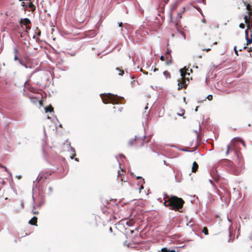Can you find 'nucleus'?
<instances>
[{
  "label": "nucleus",
  "mask_w": 252,
  "mask_h": 252,
  "mask_svg": "<svg viewBox=\"0 0 252 252\" xmlns=\"http://www.w3.org/2000/svg\"><path fill=\"white\" fill-rule=\"evenodd\" d=\"M126 224L129 226H132L134 224V221L133 220H130L126 221Z\"/></svg>",
  "instance_id": "obj_17"
},
{
  "label": "nucleus",
  "mask_w": 252,
  "mask_h": 252,
  "mask_svg": "<svg viewBox=\"0 0 252 252\" xmlns=\"http://www.w3.org/2000/svg\"><path fill=\"white\" fill-rule=\"evenodd\" d=\"M20 63L22 65L24 66L26 68H28L30 67V66L28 65V64H27V63H25L23 61H20Z\"/></svg>",
  "instance_id": "obj_22"
},
{
  "label": "nucleus",
  "mask_w": 252,
  "mask_h": 252,
  "mask_svg": "<svg viewBox=\"0 0 252 252\" xmlns=\"http://www.w3.org/2000/svg\"><path fill=\"white\" fill-rule=\"evenodd\" d=\"M239 51H242V49H239Z\"/></svg>",
  "instance_id": "obj_57"
},
{
  "label": "nucleus",
  "mask_w": 252,
  "mask_h": 252,
  "mask_svg": "<svg viewBox=\"0 0 252 252\" xmlns=\"http://www.w3.org/2000/svg\"><path fill=\"white\" fill-rule=\"evenodd\" d=\"M239 27L241 29H244L245 27V25L243 23H241L239 25Z\"/></svg>",
  "instance_id": "obj_32"
},
{
  "label": "nucleus",
  "mask_w": 252,
  "mask_h": 252,
  "mask_svg": "<svg viewBox=\"0 0 252 252\" xmlns=\"http://www.w3.org/2000/svg\"><path fill=\"white\" fill-rule=\"evenodd\" d=\"M203 50H205L206 52H209L211 50V49L210 48H207V49H203Z\"/></svg>",
  "instance_id": "obj_41"
},
{
  "label": "nucleus",
  "mask_w": 252,
  "mask_h": 252,
  "mask_svg": "<svg viewBox=\"0 0 252 252\" xmlns=\"http://www.w3.org/2000/svg\"><path fill=\"white\" fill-rule=\"evenodd\" d=\"M207 98L209 100H212L213 99V95L211 94L209 95Z\"/></svg>",
  "instance_id": "obj_31"
},
{
  "label": "nucleus",
  "mask_w": 252,
  "mask_h": 252,
  "mask_svg": "<svg viewBox=\"0 0 252 252\" xmlns=\"http://www.w3.org/2000/svg\"><path fill=\"white\" fill-rule=\"evenodd\" d=\"M143 188H144L143 185H141L139 189H140V190H141L142 189H143Z\"/></svg>",
  "instance_id": "obj_44"
},
{
  "label": "nucleus",
  "mask_w": 252,
  "mask_h": 252,
  "mask_svg": "<svg viewBox=\"0 0 252 252\" xmlns=\"http://www.w3.org/2000/svg\"><path fill=\"white\" fill-rule=\"evenodd\" d=\"M20 23L27 26L31 23V21L28 18H25L24 19H21L20 21Z\"/></svg>",
  "instance_id": "obj_8"
},
{
  "label": "nucleus",
  "mask_w": 252,
  "mask_h": 252,
  "mask_svg": "<svg viewBox=\"0 0 252 252\" xmlns=\"http://www.w3.org/2000/svg\"><path fill=\"white\" fill-rule=\"evenodd\" d=\"M183 114H184V113H183L182 114H180V115L182 116Z\"/></svg>",
  "instance_id": "obj_56"
},
{
  "label": "nucleus",
  "mask_w": 252,
  "mask_h": 252,
  "mask_svg": "<svg viewBox=\"0 0 252 252\" xmlns=\"http://www.w3.org/2000/svg\"><path fill=\"white\" fill-rule=\"evenodd\" d=\"M198 168V165L196 161H194L192 166V172L195 173Z\"/></svg>",
  "instance_id": "obj_10"
},
{
  "label": "nucleus",
  "mask_w": 252,
  "mask_h": 252,
  "mask_svg": "<svg viewBox=\"0 0 252 252\" xmlns=\"http://www.w3.org/2000/svg\"><path fill=\"white\" fill-rule=\"evenodd\" d=\"M230 149V146L229 145H228L227 146V151H226V155L228 154Z\"/></svg>",
  "instance_id": "obj_34"
},
{
  "label": "nucleus",
  "mask_w": 252,
  "mask_h": 252,
  "mask_svg": "<svg viewBox=\"0 0 252 252\" xmlns=\"http://www.w3.org/2000/svg\"><path fill=\"white\" fill-rule=\"evenodd\" d=\"M112 228H111V227H110V231H112Z\"/></svg>",
  "instance_id": "obj_52"
},
{
  "label": "nucleus",
  "mask_w": 252,
  "mask_h": 252,
  "mask_svg": "<svg viewBox=\"0 0 252 252\" xmlns=\"http://www.w3.org/2000/svg\"><path fill=\"white\" fill-rule=\"evenodd\" d=\"M217 42H215L213 43V45H217Z\"/></svg>",
  "instance_id": "obj_49"
},
{
  "label": "nucleus",
  "mask_w": 252,
  "mask_h": 252,
  "mask_svg": "<svg viewBox=\"0 0 252 252\" xmlns=\"http://www.w3.org/2000/svg\"><path fill=\"white\" fill-rule=\"evenodd\" d=\"M137 178L138 179H140V181H139L140 182H142V183H144V179L140 177H138Z\"/></svg>",
  "instance_id": "obj_33"
},
{
  "label": "nucleus",
  "mask_w": 252,
  "mask_h": 252,
  "mask_svg": "<svg viewBox=\"0 0 252 252\" xmlns=\"http://www.w3.org/2000/svg\"><path fill=\"white\" fill-rule=\"evenodd\" d=\"M171 51L170 49H167V52H166L165 56H170L171 55Z\"/></svg>",
  "instance_id": "obj_29"
},
{
  "label": "nucleus",
  "mask_w": 252,
  "mask_h": 252,
  "mask_svg": "<svg viewBox=\"0 0 252 252\" xmlns=\"http://www.w3.org/2000/svg\"><path fill=\"white\" fill-rule=\"evenodd\" d=\"M113 108L115 109L114 112H116V109H118V111L121 112L123 108L121 106H114Z\"/></svg>",
  "instance_id": "obj_19"
},
{
  "label": "nucleus",
  "mask_w": 252,
  "mask_h": 252,
  "mask_svg": "<svg viewBox=\"0 0 252 252\" xmlns=\"http://www.w3.org/2000/svg\"><path fill=\"white\" fill-rule=\"evenodd\" d=\"M136 142V139H132L129 141L128 144L129 146H132L133 145L135 144Z\"/></svg>",
  "instance_id": "obj_21"
},
{
  "label": "nucleus",
  "mask_w": 252,
  "mask_h": 252,
  "mask_svg": "<svg viewBox=\"0 0 252 252\" xmlns=\"http://www.w3.org/2000/svg\"><path fill=\"white\" fill-rule=\"evenodd\" d=\"M182 69H185V73H187V74H186V76L187 75H188V76H189V75H190V72H189V71L190 72H192V70L191 69H189V68H187L186 67H184V68H182Z\"/></svg>",
  "instance_id": "obj_15"
},
{
  "label": "nucleus",
  "mask_w": 252,
  "mask_h": 252,
  "mask_svg": "<svg viewBox=\"0 0 252 252\" xmlns=\"http://www.w3.org/2000/svg\"><path fill=\"white\" fill-rule=\"evenodd\" d=\"M116 69L119 71V75H123L124 73V71L122 69H120L119 68H117Z\"/></svg>",
  "instance_id": "obj_25"
},
{
  "label": "nucleus",
  "mask_w": 252,
  "mask_h": 252,
  "mask_svg": "<svg viewBox=\"0 0 252 252\" xmlns=\"http://www.w3.org/2000/svg\"><path fill=\"white\" fill-rule=\"evenodd\" d=\"M236 154L237 158L238 160L237 164L239 167H241L244 165V163L243 158H242L240 153H238L236 152Z\"/></svg>",
  "instance_id": "obj_6"
},
{
  "label": "nucleus",
  "mask_w": 252,
  "mask_h": 252,
  "mask_svg": "<svg viewBox=\"0 0 252 252\" xmlns=\"http://www.w3.org/2000/svg\"><path fill=\"white\" fill-rule=\"evenodd\" d=\"M14 53L15 55H16L18 56V54L19 53V51H18V50L17 48L15 47L14 48Z\"/></svg>",
  "instance_id": "obj_28"
},
{
  "label": "nucleus",
  "mask_w": 252,
  "mask_h": 252,
  "mask_svg": "<svg viewBox=\"0 0 252 252\" xmlns=\"http://www.w3.org/2000/svg\"><path fill=\"white\" fill-rule=\"evenodd\" d=\"M168 204V200H166V201H165L164 202V203H163V204H164V206H166V207H168V206H167V205Z\"/></svg>",
  "instance_id": "obj_37"
},
{
  "label": "nucleus",
  "mask_w": 252,
  "mask_h": 252,
  "mask_svg": "<svg viewBox=\"0 0 252 252\" xmlns=\"http://www.w3.org/2000/svg\"><path fill=\"white\" fill-rule=\"evenodd\" d=\"M0 167L4 168L6 172H8V169L5 166H2L0 164Z\"/></svg>",
  "instance_id": "obj_35"
},
{
  "label": "nucleus",
  "mask_w": 252,
  "mask_h": 252,
  "mask_svg": "<svg viewBox=\"0 0 252 252\" xmlns=\"http://www.w3.org/2000/svg\"><path fill=\"white\" fill-rule=\"evenodd\" d=\"M234 50H235V52L236 54H237L238 55L237 51L236 50V47H234Z\"/></svg>",
  "instance_id": "obj_43"
},
{
  "label": "nucleus",
  "mask_w": 252,
  "mask_h": 252,
  "mask_svg": "<svg viewBox=\"0 0 252 252\" xmlns=\"http://www.w3.org/2000/svg\"><path fill=\"white\" fill-rule=\"evenodd\" d=\"M0 167L4 168L6 172H8V169L5 166H2L0 164Z\"/></svg>",
  "instance_id": "obj_36"
},
{
  "label": "nucleus",
  "mask_w": 252,
  "mask_h": 252,
  "mask_svg": "<svg viewBox=\"0 0 252 252\" xmlns=\"http://www.w3.org/2000/svg\"><path fill=\"white\" fill-rule=\"evenodd\" d=\"M144 73L146 74V75H147L148 74V72L145 71V72H144Z\"/></svg>",
  "instance_id": "obj_50"
},
{
  "label": "nucleus",
  "mask_w": 252,
  "mask_h": 252,
  "mask_svg": "<svg viewBox=\"0 0 252 252\" xmlns=\"http://www.w3.org/2000/svg\"><path fill=\"white\" fill-rule=\"evenodd\" d=\"M180 72L181 78V80H178V90H181L182 89H186L189 81V77H186L187 73H185V69H180Z\"/></svg>",
  "instance_id": "obj_3"
},
{
  "label": "nucleus",
  "mask_w": 252,
  "mask_h": 252,
  "mask_svg": "<svg viewBox=\"0 0 252 252\" xmlns=\"http://www.w3.org/2000/svg\"><path fill=\"white\" fill-rule=\"evenodd\" d=\"M32 213L34 215H37L39 214V211L35 210V207H33V209L32 211Z\"/></svg>",
  "instance_id": "obj_23"
},
{
  "label": "nucleus",
  "mask_w": 252,
  "mask_h": 252,
  "mask_svg": "<svg viewBox=\"0 0 252 252\" xmlns=\"http://www.w3.org/2000/svg\"><path fill=\"white\" fill-rule=\"evenodd\" d=\"M163 74L167 78L171 77L170 73L168 71H164L163 72Z\"/></svg>",
  "instance_id": "obj_18"
},
{
  "label": "nucleus",
  "mask_w": 252,
  "mask_h": 252,
  "mask_svg": "<svg viewBox=\"0 0 252 252\" xmlns=\"http://www.w3.org/2000/svg\"><path fill=\"white\" fill-rule=\"evenodd\" d=\"M37 217H33L31 220H30L29 223L31 225L37 226Z\"/></svg>",
  "instance_id": "obj_9"
},
{
  "label": "nucleus",
  "mask_w": 252,
  "mask_h": 252,
  "mask_svg": "<svg viewBox=\"0 0 252 252\" xmlns=\"http://www.w3.org/2000/svg\"><path fill=\"white\" fill-rule=\"evenodd\" d=\"M202 232L204 233L205 235L208 234V230L206 227H204L202 230Z\"/></svg>",
  "instance_id": "obj_24"
},
{
  "label": "nucleus",
  "mask_w": 252,
  "mask_h": 252,
  "mask_svg": "<svg viewBox=\"0 0 252 252\" xmlns=\"http://www.w3.org/2000/svg\"><path fill=\"white\" fill-rule=\"evenodd\" d=\"M21 5H22V6H23L24 7H26V3H25V2H22L21 3Z\"/></svg>",
  "instance_id": "obj_40"
},
{
  "label": "nucleus",
  "mask_w": 252,
  "mask_h": 252,
  "mask_svg": "<svg viewBox=\"0 0 252 252\" xmlns=\"http://www.w3.org/2000/svg\"><path fill=\"white\" fill-rule=\"evenodd\" d=\"M87 34L89 36L94 37L96 34V33L95 31L92 30V31H89L87 32Z\"/></svg>",
  "instance_id": "obj_13"
},
{
  "label": "nucleus",
  "mask_w": 252,
  "mask_h": 252,
  "mask_svg": "<svg viewBox=\"0 0 252 252\" xmlns=\"http://www.w3.org/2000/svg\"><path fill=\"white\" fill-rule=\"evenodd\" d=\"M29 1L26 4V7H30L31 8L30 11L33 12L35 10V6L34 4L31 2V0H29Z\"/></svg>",
  "instance_id": "obj_7"
},
{
  "label": "nucleus",
  "mask_w": 252,
  "mask_h": 252,
  "mask_svg": "<svg viewBox=\"0 0 252 252\" xmlns=\"http://www.w3.org/2000/svg\"><path fill=\"white\" fill-rule=\"evenodd\" d=\"M133 232V230L131 231V233H132Z\"/></svg>",
  "instance_id": "obj_53"
},
{
  "label": "nucleus",
  "mask_w": 252,
  "mask_h": 252,
  "mask_svg": "<svg viewBox=\"0 0 252 252\" xmlns=\"http://www.w3.org/2000/svg\"><path fill=\"white\" fill-rule=\"evenodd\" d=\"M250 5H249V4H248V5L247 6V9H248V10H250Z\"/></svg>",
  "instance_id": "obj_46"
},
{
  "label": "nucleus",
  "mask_w": 252,
  "mask_h": 252,
  "mask_svg": "<svg viewBox=\"0 0 252 252\" xmlns=\"http://www.w3.org/2000/svg\"><path fill=\"white\" fill-rule=\"evenodd\" d=\"M26 32H28V30H30L31 27L30 26H29L28 25H27V26H26Z\"/></svg>",
  "instance_id": "obj_39"
},
{
  "label": "nucleus",
  "mask_w": 252,
  "mask_h": 252,
  "mask_svg": "<svg viewBox=\"0 0 252 252\" xmlns=\"http://www.w3.org/2000/svg\"><path fill=\"white\" fill-rule=\"evenodd\" d=\"M233 141H236V142H241L244 146H245V142L241 138H238V137H236V138H234L233 139Z\"/></svg>",
  "instance_id": "obj_14"
},
{
  "label": "nucleus",
  "mask_w": 252,
  "mask_h": 252,
  "mask_svg": "<svg viewBox=\"0 0 252 252\" xmlns=\"http://www.w3.org/2000/svg\"><path fill=\"white\" fill-rule=\"evenodd\" d=\"M162 252H176L175 250H169L167 248H162L161 250Z\"/></svg>",
  "instance_id": "obj_20"
},
{
  "label": "nucleus",
  "mask_w": 252,
  "mask_h": 252,
  "mask_svg": "<svg viewBox=\"0 0 252 252\" xmlns=\"http://www.w3.org/2000/svg\"><path fill=\"white\" fill-rule=\"evenodd\" d=\"M160 60L162 61H164V60H165V58L164 56H161L160 57Z\"/></svg>",
  "instance_id": "obj_38"
},
{
  "label": "nucleus",
  "mask_w": 252,
  "mask_h": 252,
  "mask_svg": "<svg viewBox=\"0 0 252 252\" xmlns=\"http://www.w3.org/2000/svg\"><path fill=\"white\" fill-rule=\"evenodd\" d=\"M71 158L72 159L73 158V156H71Z\"/></svg>",
  "instance_id": "obj_55"
},
{
  "label": "nucleus",
  "mask_w": 252,
  "mask_h": 252,
  "mask_svg": "<svg viewBox=\"0 0 252 252\" xmlns=\"http://www.w3.org/2000/svg\"><path fill=\"white\" fill-rule=\"evenodd\" d=\"M75 160L78 161V159L76 158H75Z\"/></svg>",
  "instance_id": "obj_54"
},
{
  "label": "nucleus",
  "mask_w": 252,
  "mask_h": 252,
  "mask_svg": "<svg viewBox=\"0 0 252 252\" xmlns=\"http://www.w3.org/2000/svg\"><path fill=\"white\" fill-rule=\"evenodd\" d=\"M168 204L167 206L171 210H179L183 208L185 203L184 200L176 196H173L168 199Z\"/></svg>",
  "instance_id": "obj_1"
},
{
  "label": "nucleus",
  "mask_w": 252,
  "mask_h": 252,
  "mask_svg": "<svg viewBox=\"0 0 252 252\" xmlns=\"http://www.w3.org/2000/svg\"><path fill=\"white\" fill-rule=\"evenodd\" d=\"M197 108H198V107H196V109H195V111H197Z\"/></svg>",
  "instance_id": "obj_51"
},
{
  "label": "nucleus",
  "mask_w": 252,
  "mask_h": 252,
  "mask_svg": "<svg viewBox=\"0 0 252 252\" xmlns=\"http://www.w3.org/2000/svg\"><path fill=\"white\" fill-rule=\"evenodd\" d=\"M180 33L182 35H183L184 36V37H185V34H184V32H183L181 31V32H180Z\"/></svg>",
  "instance_id": "obj_42"
},
{
  "label": "nucleus",
  "mask_w": 252,
  "mask_h": 252,
  "mask_svg": "<svg viewBox=\"0 0 252 252\" xmlns=\"http://www.w3.org/2000/svg\"><path fill=\"white\" fill-rule=\"evenodd\" d=\"M246 39H247V45H249V44L252 43V37L250 39L249 38L248 34L247 32V31H246Z\"/></svg>",
  "instance_id": "obj_16"
},
{
  "label": "nucleus",
  "mask_w": 252,
  "mask_h": 252,
  "mask_svg": "<svg viewBox=\"0 0 252 252\" xmlns=\"http://www.w3.org/2000/svg\"><path fill=\"white\" fill-rule=\"evenodd\" d=\"M158 70V69L156 67H155L154 69V72H156V71Z\"/></svg>",
  "instance_id": "obj_45"
},
{
  "label": "nucleus",
  "mask_w": 252,
  "mask_h": 252,
  "mask_svg": "<svg viewBox=\"0 0 252 252\" xmlns=\"http://www.w3.org/2000/svg\"><path fill=\"white\" fill-rule=\"evenodd\" d=\"M49 189L50 192H51L52 191V189L51 187H49Z\"/></svg>",
  "instance_id": "obj_48"
},
{
  "label": "nucleus",
  "mask_w": 252,
  "mask_h": 252,
  "mask_svg": "<svg viewBox=\"0 0 252 252\" xmlns=\"http://www.w3.org/2000/svg\"><path fill=\"white\" fill-rule=\"evenodd\" d=\"M143 34H144V31H137L135 33V37L136 42H140L144 39Z\"/></svg>",
  "instance_id": "obj_4"
},
{
  "label": "nucleus",
  "mask_w": 252,
  "mask_h": 252,
  "mask_svg": "<svg viewBox=\"0 0 252 252\" xmlns=\"http://www.w3.org/2000/svg\"><path fill=\"white\" fill-rule=\"evenodd\" d=\"M36 30H37V32H35V33L37 35L40 36L41 35V32L40 31V30L38 29V28H36Z\"/></svg>",
  "instance_id": "obj_30"
},
{
  "label": "nucleus",
  "mask_w": 252,
  "mask_h": 252,
  "mask_svg": "<svg viewBox=\"0 0 252 252\" xmlns=\"http://www.w3.org/2000/svg\"><path fill=\"white\" fill-rule=\"evenodd\" d=\"M50 175H51V173H49L48 172L40 174L38 176L37 180L38 183L42 182V181L47 179Z\"/></svg>",
  "instance_id": "obj_5"
},
{
  "label": "nucleus",
  "mask_w": 252,
  "mask_h": 252,
  "mask_svg": "<svg viewBox=\"0 0 252 252\" xmlns=\"http://www.w3.org/2000/svg\"><path fill=\"white\" fill-rule=\"evenodd\" d=\"M119 26L120 27H122L123 26V23H119Z\"/></svg>",
  "instance_id": "obj_47"
},
{
  "label": "nucleus",
  "mask_w": 252,
  "mask_h": 252,
  "mask_svg": "<svg viewBox=\"0 0 252 252\" xmlns=\"http://www.w3.org/2000/svg\"><path fill=\"white\" fill-rule=\"evenodd\" d=\"M243 49H247L248 50V51L249 52H252V48L251 47H248L247 46H244L243 47Z\"/></svg>",
  "instance_id": "obj_26"
},
{
  "label": "nucleus",
  "mask_w": 252,
  "mask_h": 252,
  "mask_svg": "<svg viewBox=\"0 0 252 252\" xmlns=\"http://www.w3.org/2000/svg\"><path fill=\"white\" fill-rule=\"evenodd\" d=\"M14 60H15V61H18L19 62V63H20V61H22V60H21V59H20L18 58V56H17V55H14Z\"/></svg>",
  "instance_id": "obj_27"
},
{
  "label": "nucleus",
  "mask_w": 252,
  "mask_h": 252,
  "mask_svg": "<svg viewBox=\"0 0 252 252\" xmlns=\"http://www.w3.org/2000/svg\"><path fill=\"white\" fill-rule=\"evenodd\" d=\"M46 113L52 112L54 111V108L52 105H50L45 108Z\"/></svg>",
  "instance_id": "obj_12"
},
{
  "label": "nucleus",
  "mask_w": 252,
  "mask_h": 252,
  "mask_svg": "<svg viewBox=\"0 0 252 252\" xmlns=\"http://www.w3.org/2000/svg\"><path fill=\"white\" fill-rule=\"evenodd\" d=\"M102 101L105 104L112 103L118 104L122 103L121 101L123 98L120 97L116 95L108 93V94H102L100 95Z\"/></svg>",
  "instance_id": "obj_2"
},
{
  "label": "nucleus",
  "mask_w": 252,
  "mask_h": 252,
  "mask_svg": "<svg viewBox=\"0 0 252 252\" xmlns=\"http://www.w3.org/2000/svg\"><path fill=\"white\" fill-rule=\"evenodd\" d=\"M166 63L167 64H170L172 63V56L171 55L170 56H166Z\"/></svg>",
  "instance_id": "obj_11"
}]
</instances>
